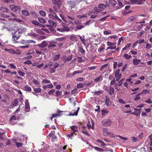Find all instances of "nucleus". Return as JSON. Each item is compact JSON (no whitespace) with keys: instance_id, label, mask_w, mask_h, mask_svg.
<instances>
[{"instance_id":"1","label":"nucleus","mask_w":152,"mask_h":152,"mask_svg":"<svg viewBox=\"0 0 152 152\" xmlns=\"http://www.w3.org/2000/svg\"><path fill=\"white\" fill-rule=\"evenodd\" d=\"M21 32V31L19 30L15 31L14 33L12 34L13 41H15L20 38V34Z\"/></svg>"},{"instance_id":"2","label":"nucleus","mask_w":152,"mask_h":152,"mask_svg":"<svg viewBox=\"0 0 152 152\" xmlns=\"http://www.w3.org/2000/svg\"><path fill=\"white\" fill-rule=\"evenodd\" d=\"M101 122L102 125L104 126H110L111 123V121L107 119H104L102 120Z\"/></svg>"},{"instance_id":"3","label":"nucleus","mask_w":152,"mask_h":152,"mask_svg":"<svg viewBox=\"0 0 152 152\" xmlns=\"http://www.w3.org/2000/svg\"><path fill=\"white\" fill-rule=\"evenodd\" d=\"M9 7L14 12H16L17 10L20 11L21 10V8L19 6L13 4L10 5L9 6Z\"/></svg>"},{"instance_id":"4","label":"nucleus","mask_w":152,"mask_h":152,"mask_svg":"<svg viewBox=\"0 0 152 152\" xmlns=\"http://www.w3.org/2000/svg\"><path fill=\"white\" fill-rule=\"evenodd\" d=\"M120 70L117 69L115 72V77L116 78V80L118 81L121 76V74L120 73Z\"/></svg>"},{"instance_id":"5","label":"nucleus","mask_w":152,"mask_h":152,"mask_svg":"<svg viewBox=\"0 0 152 152\" xmlns=\"http://www.w3.org/2000/svg\"><path fill=\"white\" fill-rule=\"evenodd\" d=\"M48 22L50 24V25H46V26L48 27H51V26L56 27L57 25L56 23L52 20H48Z\"/></svg>"},{"instance_id":"6","label":"nucleus","mask_w":152,"mask_h":152,"mask_svg":"<svg viewBox=\"0 0 152 152\" xmlns=\"http://www.w3.org/2000/svg\"><path fill=\"white\" fill-rule=\"evenodd\" d=\"M0 11L2 12L5 13H7L9 11L8 8L3 6L0 7Z\"/></svg>"},{"instance_id":"7","label":"nucleus","mask_w":152,"mask_h":152,"mask_svg":"<svg viewBox=\"0 0 152 152\" xmlns=\"http://www.w3.org/2000/svg\"><path fill=\"white\" fill-rule=\"evenodd\" d=\"M18 101L17 99H15L11 102V108H13L18 105Z\"/></svg>"},{"instance_id":"8","label":"nucleus","mask_w":152,"mask_h":152,"mask_svg":"<svg viewBox=\"0 0 152 152\" xmlns=\"http://www.w3.org/2000/svg\"><path fill=\"white\" fill-rule=\"evenodd\" d=\"M79 109L80 107H78L77 111L74 112V113H73V111H72L71 113H69V115L70 116L77 115Z\"/></svg>"},{"instance_id":"9","label":"nucleus","mask_w":152,"mask_h":152,"mask_svg":"<svg viewBox=\"0 0 152 152\" xmlns=\"http://www.w3.org/2000/svg\"><path fill=\"white\" fill-rule=\"evenodd\" d=\"M141 60L140 59H137V58H134L133 59V63L134 65H137L139 64L141 62Z\"/></svg>"},{"instance_id":"10","label":"nucleus","mask_w":152,"mask_h":152,"mask_svg":"<svg viewBox=\"0 0 152 152\" xmlns=\"http://www.w3.org/2000/svg\"><path fill=\"white\" fill-rule=\"evenodd\" d=\"M91 123H92V126L91 125L90 122L88 121L87 124V126L89 129L91 128L92 129H94V123H93V121L92 120H91Z\"/></svg>"},{"instance_id":"11","label":"nucleus","mask_w":152,"mask_h":152,"mask_svg":"<svg viewBox=\"0 0 152 152\" xmlns=\"http://www.w3.org/2000/svg\"><path fill=\"white\" fill-rule=\"evenodd\" d=\"M103 133L104 135H106L110 134V132L108 131L107 128H103Z\"/></svg>"},{"instance_id":"12","label":"nucleus","mask_w":152,"mask_h":152,"mask_svg":"<svg viewBox=\"0 0 152 152\" xmlns=\"http://www.w3.org/2000/svg\"><path fill=\"white\" fill-rule=\"evenodd\" d=\"M4 134V132H0V138L2 140H4L6 138V136Z\"/></svg>"},{"instance_id":"13","label":"nucleus","mask_w":152,"mask_h":152,"mask_svg":"<svg viewBox=\"0 0 152 152\" xmlns=\"http://www.w3.org/2000/svg\"><path fill=\"white\" fill-rule=\"evenodd\" d=\"M24 90L25 91H31V88L30 86L28 85H26L24 87Z\"/></svg>"},{"instance_id":"14","label":"nucleus","mask_w":152,"mask_h":152,"mask_svg":"<svg viewBox=\"0 0 152 152\" xmlns=\"http://www.w3.org/2000/svg\"><path fill=\"white\" fill-rule=\"evenodd\" d=\"M70 128L73 131L72 132H74L75 133L77 130V126H72L70 127Z\"/></svg>"},{"instance_id":"15","label":"nucleus","mask_w":152,"mask_h":152,"mask_svg":"<svg viewBox=\"0 0 152 152\" xmlns=\"http://www.w3.org/2000/svg\"><path fill=\"white\" fill-rule=\"evenodd\" d=\"M85 128L86 127L84 126H83V127H82V131L84 133V134L89 136V135L88 134V132L86 130H85Z\"/></svg>"},{"instance_id":"16","label":"nucleus","mask_w":152,"mask_h":152,"mask_svg":"<svg viewBox=\"0 0 152 152\" xmlns=\"http://www.w3.org/2000/svg\"><path fill=\"white\" fill-rule=\"evenodd\" d=\"M47 45V43L45 41H43L39 45V46L40 47L43 48L46 47Z\"/></svg>"},{"instance_id":"17","label":"nucleus","mask_w":152,"mask_h":152,"mask_svg":"<svg viewBox=\"0 0 152 152\" xmlns=\"http://www.w3.org/2000/svg\"><path fill=\"white\" fill-rule=\"evenodd\" d=\"M102 80V76H100L98 77L95 78L94 80L95 82H97L99 81H101Z\"/></svg>"},{"instance_id":"18","label":"nucleus","mask_w":152,"mask_h":152,"mask_svg":"<svg viewBox=\"0 0 152 152\" xmlns=\"http://www.w3.org/2000/svg\"><path fill=\"white\" fill-rule=\"evenodd\" d=\"M109 3L112 6H114L116 4V2L114 0H109Z\"/></svg>"},{"instance_id":"19","label":"nucleus","mask_w":152,"mask_h":152,"mask_svg":"<svg viewBox=\"0 0 152 152\" xmlns=\"http://www.w3.org/2000/svg\"><path fill=\"white\" fill-rule=\"evenodd\" d=\"M5 3H8L10 4H13L15 3V1L14 0H3Z\"/></svg>"},{"instance_id":"20","label":"nucleus","mask_w":152,"mask_h":152,"mask_svg":"<svg viewBox=\"0 0 152 152\" xmlns=\"http://www.w3.org/2000/svg\"><path fill=\"white\" fill-rule=\"evenodd\" d=\"M57 16V15H53L52 14H49L48 15V17L51 18L53 19L54 20H55L56 18V17Z\"/></svg>"},{"instance_id":"21","label":"nucleus","mask_w":152,"mask_h":152,"mask_svg":"<svg viewBox=\"0 0 152 152\" xmlns=\"http://www.w3.org/2000/svg\"><path fill=\"white\" fill-rule=\"evenodd\" d=\"M25 108L26 109H28L29 108V105L28 100L27 99L26 100L25 102Z\"/></svg>"},{"instance_id":"22","label":"nucleus","mask_w":152,"mask_h":152,"mask_svg":"<svg viewBox=\"0 0 152 152\" xmlns=\"http://www.w3.org/2000/svg\"><path fill=\"white\" fill-rule=\"evenodd\" d=\"M22 13L23 15L26 16H28L29 15V12L26 10H22Z\"/></svg>"},{"instance_id":"23","label":"nucleus","mask_w":152,"mask_h":152,"mask_svg":"<svg viewBox=\"0 0 152 152\" xmlns=\"http://www.w3.org/2000/svg\"><path fill=\"white\" fill-rule=\"evenodd\" d=\"M34 92L37 93H40L41 91V89L40 88H34Z\"/></svg>"},{"instance_id":"24","label":"nucleus","mask_w":152,"mask_h":152,"mask_svg":"<svg viewBox=\"0 0 152 152\" xmlns=\"http://www.w3.org/2000/svg\"><path fill=\"white\" fill-rule=\"evenodd\" d=\"M56 47V45L55 44L50 43L48 46V48L50 49H52L54 47Z\"/></svg>"},{"instance_id":"25","label":"nucleus","mask_w":152,"mask_h":152,"mask_svg":"<svg viewBox=\"0 0 152 152\" xmlns=\"http://www.w3.org/2000/svg\"><path fill=\"white\" fill-rule=\"evenodd\" d=\"M33 83L37 85H38V86L40 85V83L38 80H36V79H34L32 80Z\"/></svg>"},{"instance_id":"26","label":"nucleus","mask_w":152,"mask_h":152,"mask_svg":"<svg viewBox=\"0 0 152 152\" xmlns=\"http://www.w3.org/2000/svg\"><path fill=\"white\" fill-rule=\"evenodd\" d=\"M108 113V111L107 110H103L102 111V115L103 116H105Z\"/></svg>"},{"instance_id":"27","label":"nucleus","mask_w":152,"mask_h":152,"mask_svg":"<svg viewBox=\"0 0 152 152\" xmlns=\"http://www.w3.org/2000/svg\"><path fill=\"white\" fill-rule=\"evenodd\" d=\"M38 20L39 22L42 23H45L46 22L45 19L41 18H39Z\"/></svg>"},{"instance_id":"28","label":"nucleus","mask_w":152,"mask_h":152,"mask_svg":"<svg viewBox=\"0 0 152 152\" xmlns=\"http://www.w3.org/2000/svg\"><path fill=\"white\" fill-rule=\"evenodd\" d=\"M39 13L40 15L42 16H45L46 15V14L45 12L43 10L40 11L39 12Z\"/></svg>"},{"instance_id":"29","label":"nucleus","mask_w":152,"mask_h":152,"mask_svg":"<svg viewBox=\"0 0 152 152\" xmlns=\"http://www.w3.org/2000/svg\"><path fill=\"white\" fill-rule=\"evenodd\" d=\"M72 55H69L65 59V61H70L72 58Z\"/></svg>"},{"instance_id":"30","label":"nucleus","mask_w":152,"mask_h":152,"mask_svg":"<svg viewBox=\"0 0 152 152\" xmlns=\"http://www.w3.org/2000/svg\"><path fill=\"white\" fill-rule=\"evenodd\" d=\"M78 36L79 37L80 39V40L81 42L84 44H85V39L83 38L82 37L79 35H78Z\"/></svg>"},{"instance_id":"31","label":"nucleus","mask_w":152,"mask_h":152,"mask_svg":"<svg viewBox=\"0 0 152 152\" xmlns=\"http://www.w3.org/2000/svg\"><path fill=\"white\" fill-rule=\"evenodd\" d=\"M69 100L71 103H73L74 104V106H75L76 104L75 102L74 98L73 97L70 98L69 99Z\"/></svg>"},{"instance_id":"32","label":"nucleus","mask_w":152,"mask_h":152,"mask_svg":"<svg viewBox=\"0 0 152 152\" xmlns=\"http://www.w3.org/2000/svg\"><path fill=\"white\" fill-rule=\"evenodd\" d=\"M98 7L101 9H103L106 7V5L103 4H99Z\"/></svg>"},{"instance_id":"33","label":"nucleus","mask_w":152,"mask_h":152,"mask_svg":"<svg viewBox=\"0 0 152 152\" xmlns=\"http://www.w3.org/2000/svg\"><path fill=\"white\" fill-rule=\"evenodd\" d=\"M140 113L141 111H139L137 112H135L134 113H131V114H134L137 116H139L140 115Z\"/></svg>"},{"instance_id":"34","label":"nucleus","mask_w":152,"mask_h":152,"mask_svg":"<svg viewBox=\"0 0 152 152\" xmlns=\"http://www.w3.org/2000/svg\"><path fill=\"white\" fill-rule=\"evenodd\" d=\"M63 28L64 30V32L65 31H70V28L68 27L65 26Z\"/></svg>"},{"instance_id":"35","label":"nucleus","mask_w":152,"mask_h":152,"mask_svg":"<svg viewBox=\"0 0 152 152\" xmlns=\"http://www.w3.org/2000/svg\"><path fill=\"white\" fill-rule=\"evenodd\" d=\"M83 72V71H80L79 70L76 71L74 72L72 74L73 76L75 75L76 74H78L79 73H82Z\"/></svg>"},{"instance_id":"36","label":"nucleus","mask_w":152,"mask_h":152,"mask_svg":"<svg viewBox=\"0 0 152 152\" xmlns=\"http://www.w3.org/2000/svg\"><path fill=\"white\" fill-rule=\"evenodd\" d=\"M85 26L83 25H80L77 26L76 28L77 29L80 30L83 28L85 27Z\"/></svg>"},{"instance_id":"37","label":"nucleus","mask_w":152,"mask_h":152,"mask_svg":"<svg viewBox=\"0 0 152 152\" xmlns=\"http://www.w3.org/2000/svg\"><path fill=\"white\" fill-rule=\"evenodd\" d=\"M124 56L126 59H129L132 58V56L131 55L126 54H124Z\"/></svg>"},{"instance_id":"38","label":"nucleus","mask_w":152,"mask_h":152,"mask_svg":"<svg viewBox=\"0 0 152 152\" xmlns=\"http://www.w3.org/2000/svg\"><path fill=\"white\" fill-rule=\"evenodd\" d=\"M60 55L59 54H57L54 57V61H56L58 60L59 58Z\"/></svg>"},{"instance_id":"39","label":"nucleus","mask_w":152,"mask_h":152,"mask_svg":"<svg viewBox=\"0 0 152 152\" xmlns=\"http://www.w3.org/2000/svg\"><path fill=\"white\" fill-rule=\"evenodd\" d=\"M31 22L32 24L36 26H38V25H39V23L37 21L33 20H32Z\"/></svg>"},{"instance_id":"40","label":"nucleus","mask_w":152,"mask_h":152,"mask_svg":"<svg viewBox=\"0 0 152 152\" xmlns=\"http://www.w3.org/2000/svg\"><path fill=\"white\" fill-rule=\"evenodd\" d=\"M114 89L111 87L110 88V91L109 92L110 94H112L114 93Z\"/></svg>"},{"instance_id":"41","label":"nucleus","mask_w":152,"mask_h":152,"mask_svg":"<svg viewBox=\"0 0 152 152\" xmlns=\"http://www.w3.org/2000/svg\"><path fill=\"white\" fill-rule=\"evenodd\" d=\"M130 43L127 44L126 45L125 47L123 48L122 50L123 51L125 50H126L127 49V48L130 46Z\"/></svg>"},{"instance_id":"42","label":"nucleus","mask_w":152,"mask_h":152,"mask_svg":"<svg viewBox=\"0 0 152 152\" xmlns=\"http://www.w3.org/2000/svg\"><path fill=\"white\" fill-rule=\"evenodd\" d=\"M70 40L74 41L76 40L77 37L73 35L70 37Z\"/></svg>"},{"instance_id":"43","label":"nucleus","mask_w":152,"mask_h":152,"mask_svg":"<svg viewBox=\"0 0 152 152\" xmlns=\"http://www.w3.org/2000/svg\"><path fill=\"white\" fill-rule=\"evenodd\" d=\"M152 48V45L150 43H147L146 46V48L149 49Z\"/></svg>"},{"instance_id":"44","label":"nucleus","mask_w":152,"mask_h":152,"mask_svg":"<svg viewBox=\"0 0 152 152\" xmlns=\"http://www.w3.org/2000/svg\"><path fill=\"white\" fill-rule=\"evenodd\" d=\"M87 16L86 15H78L77 16V18H79L81 19L83 18H86Z\"/></svg>"},{"instance_id":"45","label":"nucleus","mask_w":152,"mask_h":152,"mask_svg":"<svg viewBox=\"0 0 152 152\" xmlns=\"http://www.w3.org/2000/svg\"><path fill=\"white\" fill-rule=\"evenodd\" d=\"M79 51L82 54L85 53V50L81 47H80L79 48Z\"/></svg>"},{"instance_id":"46","label":"nucleus","mask_w":152,"mask_h":152,"mask_svg":"<svg viewBox=\"0 0 152 152\" xmlns=\"http://www.w3.org/2000/svg\"><path fill=\"white\" fill-rule=\"evenodd\" d=\"M16 119L15 115H13L11 118L10 119V121H13V122L14 121H15Z\"/></svg>"},{"instance_id":"47","label":"nucleus","mask_w":152,"mask_h":152,"mask_svg":"<svg viewBox=\"0 0 152 152\" xmlns=\"http://www.w3.org/2000/svg\"><path fill=\"white\" fill-rule=\"evenodd\" d=\"M50 83V81L46 79H43L42 81V83Z\"/></svg>"},{"instance_id":"48","label":"nucleus","mask_w":152,"mask_h":152,"mask_svg":"<svg viewBox=\"0 0 152 152\" xmlns=\"http://www.w3.org/2000/svg\"><path fill=\"white\" fill-rule=\"evenodd\" d=\"M27 43L28 44L30 43L35 44L36 43V42L32 40H27Z\"/></svg>"},{"instance_id":"49","label":"nucleus","mask_w":152,"mask_h":152,"mask_svg":"<svg viewBox=\"0 0 152 152\" xmlns=\"http://www.w3.org/2000/svg\"><path fill=\"white\" fill-rule=\"evenodd\" d=\"M94 148L95 150L98 151H103V149L102 148L97 147H95Z\"/></svg>"},{"instance_id":"50","label":"nucleus","mask_w":152,"mask_h":152,"mask_svg":"<svg viewBox=\"0 0 152 152\" xmlns=\"http://www.w3.org/2000/svg\"><path fill=\"white\" fill-rule=\"evenodd\" d=\"M55 133V132L54 131L52 132L51 133H50L48 136V137H53V136H55L54 135V134Z\"/></svg>"},{"instance_id":"51","label":"nucleus","mask_w":152,"mask_h":152,"mask_svg":"<svg viewBox=\"0 0 152 152\" xmlns=\"http://www.w3.org/2000/svg\"><path fill=\"white\" fill-rule=\"evenodd\" d=\"M137 18V16L135 15V16H132L131 17H130L129 18V19L130 20L132 21V20H133L134 19L136 18Z\"/></svg>"},{"instance_id":"52","label":"nucleus","mask_w":152,"mask_h":152,"mask_svg":"<svg viewBox=\"0 0 152 152\" xmlns=\"http://www.w3.org/2000/svg\"><path fill=\"white\" fill-rule=\"evenodd\" d=\"M9 52V53H13V54H15V53H16V52H15L14 50L12 49H9L8 50V51H7Z\"/></svg>"},{"instance_id":"53","label":"nucleus","mask_w":152,"mask_h":152,"mask_svg":"<svg viewBox=\"0 0 152 152\" xmlns=\"http://www.w3.org/2000/svg\"><path fill=\"white\" fill-rule=\"evenodd\" d=\"M94 10L96 12V14H97L99 12L101 11L100 10L98 9L97 7L95 8L94 9Z\"/></svg>"},{"instance_id":"54","label":"nucleus","mask_w":152,"mask_h":152,"mask_svg":"<svg viewBox=\"0 0 152 152\" xmlns=\"http://www.w3.org/2000/svg\"><path fill=\"white\" fill-rule=\"evenodd\" d=\"M24 64H31L32 62L30 60H27L25 61L24 62Z\"/></svg>"},{"instance_id":"55","label":"nucleus","mask_w":152,"mask_h":152,"mask_svg":"<svg viewBox=\"0 0 152 152\" xmlns=\"http://www.w3.org/2000/svg\"><path fill=\"white\" fill-rule=\"evenodd\" d=\"M77 86L78 88H81L83 87V85L81 83H80L77 85Z\"/></svg>"},{"instance_id":"56","label":"nucleus","mask_w":152,"mask_h":152,"mask_svg":"<svg viewBox=\"0 0 152 152\" xmlns=\"http://www.w3.org/2000/svg\"><path fill=\"white\" fill-rule=\"evenodd\" d=\"M103 91L102 90L98 91L95 92V94H102Z\"/></svg>"},{"instance_id":"57","label":"nucleus","mask_w":152,"mask_h":152,"mask_svg":"<svg viewBox=\"0 0 152 152\" xmlns=\"http://www.w3.org/2000/svg\"><path fill=\"white\" fill-rule=\"evenodd\" d=\"M149 91L147 90H145L143 91H142V94H149Z\"/></svg>"},{"instance_id":"58","label":"nucleus","mask_w":152,"mask_h":152,"mask_svg":"<svg viewBox=\"0 0 152 152\" xmlns=\"http://www.w3.org/2000/svg\"><path fill=\"white\" fill-rule=\"evenodd\" d=\"M110 100L108 99H106L105 102V104L107 106H109L110 104Z\"/></svg>"},{"instance_id":"59","label":"nucleus","mask_w":152,"mask_h":152,"mask_svg":"<svg viewBox=\"0 0 152 152\" xmlns=\"http://www.w3.org/2000/svg\"><path fill=\"white\" fill-rule=\"evenodd\" d=\"M18 73L19 74V75L21 76H23L24 75H25V74L23 72H21V71H19L18 72Z\"/></svg>"},{"instance_id":"60","label":"nucleus","mask_w":152,"mask_h":152,"mask_svg":"<svg viewBox=\"0 0 152 152\" xmlns=\"http://www.w3.org/2000/svg\"><path fill=\"white\" fill-rule=\"evenodd\" d=\"M104 33L105 35H108L111 34V31H105L104 32Z\"/></svg>"},{"instance_id":"61","label":"nucleus","mask_w":152,"mask_h":152,"mask_svg":"<svg viewBox=\"0 0 152 152\" xmlns=\"http://www.w3.org/2000/svg\"><path fill=\"white\" fill-rule=\"evenodd\" d=\"M53 64L52 61H50L47 64L48 67H50Z\"/></svg>"},{"instance_id":"62","label":"nucleus","mask_w":152,"mask_h":152,"mask_svg":"<svg viewBox=\"0 0 152 152\" xmlns=\"http://www.w3.org/2000/svg\"><path fill=\"white\" fill-rule=\"evenodd\" d=\"M109 16V15H108V16H105L104 17V18H101L100 19V20L101 21H104Z\"/></svg>"},{"instance_id":"63","label":"nucleus","mask_w":152,"mask_h":152,"mask_svg":"<svg viewBox=\"0 0 152 152\" xmlns=\"http://www.w3.org/2000/svg\"><path fill=\"white\" fill-rule=\"evenodd\" d=\"M108 65V64H104V65H103V66H102L100 68V70H102V69H103L104 68L106 67Z\"/></svg>"},{"instance_id":"64","label":"nucleus","mask_w":152,"mask_h":152,"mask_svg":"<svg viewBox=\"0 0 152 152\" xmlns=\"http://www.w3.org/2000/svg\"><path fill=\"white\" fill-rule=\"evenodd\" d=\"M64 38L63 37L60 38H57L56 39V40L57 42L63 40L64 39Z\"/></svg>"}]
</instances>
